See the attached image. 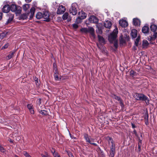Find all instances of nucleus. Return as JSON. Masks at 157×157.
<instances>
[{"label":"nucleus","mask_w":157,"mask_h":157,"mask_svg":"<svg viewBox=\"0 0 157 157\" xmlns=\"http://www.w3.org/2000/svg\"><path fill=\"white\" fill-rule=\"evenodd\" d=\"M115 151V145L113 144L112 145V147L110 149V156L111 157H114Z\"/></svg>","instance_id":"f3484780"},{"label":"nucleus","mask_w":157,"mask_h":157,"mask_svg":"<svg viewBox=\"0 0 157 157\" xmlns=\"http://www.w3.org/2000/svg\"><path fill=\"white\" fill-rule=\"evenodd\" d=\"M2 13H0V20L2 19Z\"/></svg>","instance_id":"09e8293b"},{"label":"nucleus","mask_w":157,"mask_h":157,"mask_svg":"<svg viewBox=\"0 0 157 157\" xmlns=\"http://www.w3.org/2000/svg\"><path fill=\"white\" fill-rule=\"evenodd\" d=\"M120 44H123L125 43V41L123 39H121L120 40Z\"/></svg>","instance_id":"a19ab883"},{"label":"nucleus","mask_w":157,"mask_h":157,"mask_svg":"<svg viewBox=\"0 0 157 157\" xmlns=\"http://www.w3.org/2000/svg\"><path fill=\"white\" fill-rule=\"evenodd\" d=\"M98 39L100 43H101V44L105 43V40L102 36H101L98 35Z\"/></svg>","instance_id":"bb28decb"},{"label":"nucleus","mask_w":157,"mask_h":157,"mask_svg":"<svg viewBox=\"0 0 157 157\" xmlns=\"http://www.w3.org/2000/svg\"><path fill=\"white\" fill-rule=\"evenodd\" d=\"M80 31L82 33H89L90 34L91 37H92L93 38H95L94 30L92 27H90L88 28H82L80 29Z\"/></svg>","instance_id":"f03ea898"},{"label":"nucleus","mask_w":157,"mask_h":157,"mask_svg":"<svg viewBox=\"0 0 157 157\" xmlns=\"http://www.w3.org/2000/svg\"><path fill=\"white\" fill-rule=\"evenodd\" d=\"M41 155L42 157H48L46 155H44L43 154H42Z\"/></svg>","instance_id":"5fc2aeb1"},{"label":"nucleus","mask_w":157,"mask_h":157,"mask_svg":"<svg viewBox=\"0 0 157 157\" xmlns=\"http://www.w3.org/2000/svg\"><path fill=\"white\" fill-rule=\"evenodd\" d=\"M59 157H60V156H59Z\"/></svg>","instance_id":"052dcab7"},{"label":"nucleus","mask_w":157,"mask_h":157,"mask_svg":"<svg viewBox=\"0 0 157 157\" xmlns=\"http://www.w3.org/2000/svg\"><path fill=\"white\" fill-rule=\"evenodd\" d=\"M133 22V25L135 26H138L140 25V21L137 18H134Z\"/></svg>","instance_id":"aec40b11"},{"label":"nucleus","mask_w":157,"mask_h":157,"mask_svg":"<svg viewBox=\"0 0 157 157\" xmlns=\"http://www.w3.org/2000/svg\"><path fill=\"white\" fill-rule=\"evenodd\" d=\"M29 14V13H28L27 14H23L21 15V17L22 19H25L28 18V15Z\"/></svg>","instance_id":"7c9ffc66"},{"label":"nucleus","mask_w":157,"mask_h":157,"mask_svg":"<svg viewBox=\"0 0 157 157\" xmlns=\"http://www.w3.org/2000/svg\"><path fill=\"white\" fill-rule=\"evenodd\" d=\"M51 152L55 157H59V156H60L57 152L55 151L54 150L51 151Z\"/></svg>","instance_id":"c756f323"},{"label":"nucleus","mask_w":157,"mask_h":157,"mask_svg":"<svg viewBox=\"0 0 157 157\" xmlns=\"http://www.w3.org/2000/svg\"><path fill=\"white\" fill-rule=\"evenodd\" d=\"M15 157H19L17 155H15Z\"/></svg>","instance_id":"13d9d810"},{"label":"nucleus","mask_w":157,"mask_h":157,"mask_svg":"<svg viewBox=\"0 0 157 157\" xmlns=\"http://www.w3.org/2000/svg\"><path fill=\"white\" fill-rule=\"evenodd\" d=\"M71 157H73V156L72 154H71Z\"/></svg>","instance_id":"4d7b16f0"},{"label":"nucleus","mask_w":157,"mask_h":157,"mask_svg":"<svg viewBox=\"0 0 157 157\" xmlns=\"http://www.w3.org/2000/svg\"><path fill=\"white\" fill-rule=\"evenodd\" d=\"M148 116L147 115V116L145 117V124L146 125H147L148 124Z\"/></svg>","instance_id":"f704fd0d"},{"label":"nucleus","mask_w":157,"mask_h":157,"mask_svg":"<svg viewBox=\"0 0 157 157\" xmlns=\"http://www.w3.org/2000/svg\"><path fill=\"white\" fill-rule=\"evenodd\" d=\"M82 20V19H79V20H78V21H77V19H76V21L77 23L78 24L81 22Z\"/></svg>","instance_id":"de8ad7c7"},{"label":"nucleus","mask_w":157,"mask_h":157,"mask_svg":"<svg viewBox=\"0 0 157 157\" xmlns=\"http://www.w3.org/2000/svg\"><path fill=\"white\" fill-rule=\"evenodd\" d=\"M89 21L91 23L97 24L98 21V19L95 16H91L89 17Z\"/></svg>","instance_id":"0eeeda50"},{"label":"nucleus","mask_w":157,"mask_h":157,"mask_svg":"<svg viewBox=\"0 0 157 157\" xmlns=\"http://www.w3.org/2000/svg\"><path fill=\"white\" fill-rule=\"evenodd\" d=\"M118 33V29L116 28L115 29H114L113 33L110 34L108 36V40L110 43H113V41L116 40V38Z\"/></svg>","instance_id":"7ed1b4c3"},{"label":"nucleus","mask_w":157,"mask_h":157,"mask_svg":"<svg viewBox=\"0 0 157 157\" xmlns=\"http://www.w3.org/2000/svg\"><path fill=\"white\" fill-rule=\"evenodd\" d=\"M9 18L7 22V24L10 23L12 21L14 17V15L13 14H9Z\"/></svg>","instance_id":"b1692460"},{"label":"nucleus","mask_w":157,"mask_h":157,"mask_svg":"<svg viewBox=\"0 0 157 157\" xmlns=\"http://www.w3.org/2000/svg\"><path fill=\"white\" fill-rule=\"evenodd\" d=\"M157 34H155L153 35H151L148 37V39L150 41L155 40L157 37Z\"/></svg>","instance_id":"4be33fe9"},{"label":"nucleus","mask_w":157,"mask_h":157,"mask_svg":"<svg viewBox=\"0 0 157 157\" xmlns=\"http://www.w3.org/2000/svg\"><path fill=\"white\" fill-rule=\"evenodd\" d=\"M112 24L111 21H106L104 22V26L107 28L110 29L111 27Z\"/></svg>","instance_id":"dca6fc26"},{"label":"nucleus","mask_w":157,"mask_h":157,"mask_svg":"<svg viewBox=\"0 0 157 157\" xmlns=\"http://www.w3.org/2000/svg\"><path fill=\"white\" fill-rule=\"evenodd\" d=\"M65 10L66 9L65 7L62 5H61L59 7L57 11V13L58 14H63Z\"/></svg>","instance_id":"423d86ee"},{"label":"nucleus","mask_w":157,"mask_h":157,"mask_svg":"<svg viewBox=\"0 0 157 157\" xmlns=\"http://www.w3.org/2000/svg\"><path fill=\"white\" fill-rule=\"evenodd\" d=\"M23 154L25 157H32L27 151H24Z\"/></svg>","instance_id":"c9c22d12"},{"label":"nucleus","mask_w":157,"mask_h":157,"mask_svg":"<svg viewBox=\"0 0 157 157\" xmlns=\"http://www.w3.org/2000/svg\"><path fill=\"white\" fill-rule=\"evenodd\" d=\"M111 97L113 99H115L116 100H117L119 101H120V102L121 105H123V102H122V100L121 98L118 96H116L114 94H112L111 95Z\"/></svg>","instance_id":"a211bd4d"},{"label":"nucleus","mask_w":157,"mask_h":157,"mask_svg":"<svg viewBox=\"0 0 157 157\" xmlns=\"http://www.w3.org/2000/svg\"><path fill=\"white\" fill-rule=\"evenodd\" d=\"M53 67H54V70H55L54 74L58 75V71L57 70V68L55 67L54 64L53 65Z\"/></svg>","instance_id":"79ce46f5"},{"label":"nucleus","mask_w":157,"mask_h":157,"mask_svg":"<svg viewBox=\"0 0 157 157\" xmlns=\"http://www.w3.org/2000/svg\"><path fill=\"white\" fill-rule=\"evenodd\" d=\"M39 113L40 114L44 115H46L47 113L46 111L45 110H41L39 111Z\"/></svg>","instance_id":"4c0bfd02"},{"label":"nucleus","mask_w":157,"mask_h":157,"mask_svg":"<svg viewBox=\"0 0 157 157\" xmlns=\"http://www.w3.org/2000/svg\"><path fill=\"white\" fill-rule=\"evenodd\" d=\"M132 126L133 128H134L136 127L135 125L132 123Z\"/></svg>","instance_id":"603ef678"},{"label":"nucleus","mask_w":157,"mask_h":157,"mask_svg":"<svg viewBox=\"0 0 157 157\" xmlns=\"http://www.w3.org/2000/svg\"><path fill=\"white\" fill-rule=\"evenodd\" d=\"M120 25L123 27H125L128 25V23L125 20H121L119 22Z\"/></svg>","instance_id":"f8f14e48"},{"label":"nucleus","mask_w":157,"mask_h":157,"mask_svg":"<svg viewBox=\"0 0 157 157\" xmlns=\"http://www.w3.org/2000/svg\"><path fill=\"white\" fill-rule=\"evenodd\" d=\"M29 8V4H25L23 6V8L25 11H26Z\"/></svg>","instance_id":"c85d7f7f"},{"label":"nucleus","mask_w":157,"mask_h":157,"mask_svg":"<svg viewBox=\"0 0 157 157\" xmlns=\"http://www.w3.org/2000/svg\"><path fill=\"white\" fill-rule=\"evenodd\" d=\"M148 41L146 40H144L143 41L142 45L144 48H146L148 45Z\"/></svg>","instance_id":"cd10ccee"},{"label":"nucleus","mask_w":157,"mask_h":157,"mask_svg":"<svg viewBox=\"0 0 157 157\" xmlns=\"http://www.w3.org/2000/svg\"><path fill=\"white\" fill-rule=\"evenodd\" d=\"M31 1H32V0H25V1L27 3H29V2H30Z\"/></svg>","instance_id":"864d4df0"},{"label":"nucleus","mask_w":157,"mask_h":157,"mask_svg":"<svg viewBox=\"0 0 157 157\" xmlns=\"http://www.w3.org/2000/svg\"><path fill=\"white\" fill-rule=\"evenodd\" d=\"M90 144H92V145H93L95 146H97V144H96V143H90Z\"/></svg>","instance_id":"3c124183"},{"label":"nucleus","mask_w":157,"mask_h":157,"mask_svg":"<svg viewBox=\"0 0 157 157\" xmlns=\"http://www.w3.org/2000/svg\"><path fill=\"white\" fill-rule=\"evenodd\" d=\"M140 136H141V137H142V135H141H141H140Z\"/></svg>","instance_id":"bf43d9fd"},{"label":"nucleus","mask_w":157,"mask_h":157,"mask_svg":"<svg viewBox=\"0 0 157 157\" xmlns=\"http://www.w3.org/2000/svg\"><path fill=\"white\" fill-rule=\"evenodd\" d=\"M43 18L45 19L44 21L47 22H49L50 21V19L49 18V13L47 11H45L43 12Z\"/></svg>","instance_id":"6e6552de"},{"label":"nucleus","mask_w":157,"mask_h":157,"mask_svg":"<svg viewBox=\"0 0 157 157\" xmlns=\"http://www.w3.org/2000/svg\"><path fill=\"white\" fill-rule=\"evenodd\" d=\"M33 6H35V7L37 5V3H36V2H33Z\"/></svg>","instance_id":"8fccbe9b"},{"label":"nucleus","mask_w":157,"mask_h":157,"mask_svg":"<svg viewBox=\"0 0 157 157\" xmlns=\"http://www.w3.org/2000/svg\"><path fill=\"white\" fill-rule=\"evenodd\" d=\"M107 139L109 144H110V143H111L112 144V145L114 144L113 143V140L112 138L110 137H107Z\"/></svg>","instance_id":"2f4dec72"},{"label":"nucleus","mask_w":157,"mask_h":157,"mask_svg":"<svg viewBox=\"0 0 157 157\" xmlns=\"http://www.w3.org/2000/svg\"><path fill=\"white\" fill-rule=\"evenodd\" d=\"M10 10L13 12L15 13L17 15L20 14L21 12V7L14 4H12L10 7Z\"/></svg>","instance_id":"20e7f679"},{"label":"nucleus","mask_w":157,"mask_h":157,"mask_svg":"<svg viewBox=\"0 0 157 157\" xmlns=\"http://www.w3.org/2000/svg\"><path fill=\"white\" fill-rule=\"evenodd\" d=\"M77 5L76 3H73L70 9L69 10L70 12L73 15H76L77 13Z\"/></svg>","instance_id":"39448f33"},{"label":"nucleus","mask_w":157,"mask_h":157,"mask_svg":"<svg viewBox=\"0 0 157 157\" xmlns=\"http://www.w3.org/2000/svg\"><path fill=\"white\" fill-rule=\"evenodd\" d=\"M133 132L136 135H137V132L136 130H134L133 131Z\"/></svg>","instance_id":"6e6d98bb"},{"label":"nucleus","mask_w":157,"mask_h":157,"mask_svg":"<svg viewBox=\"0 0 157 157\" xmlns=\"http://www.w3.org/2000/svg\"><path fill=\"white\" fill-rule=\"evenodd\" d=\"M113 42H114V46L115 48L116 49L117 48L118 46L117 41L116 40Z\"/></svg>","instance_id":"58836bf2"},{"label":"nucleus","mask_w":157,"mask_h":157,"mask_svg":"<svg viewBox=\"0 0 157 157\" xmlns=\"http://www.w3.org/2000/svg\"><path fill=\"white\" fill-rule=\"evenodd\" d=\"M84 137L86 142H88L90 144V143H92L94 141V139L91 138L90 136H89L86 134H85L84 135Z\"/></svg>","instance_id":"9d476101"},{"label":"nucleus","mask_w":157,"mask_h":157,"mask_svg":"<svg viewBox=\"0 0 157 157\" xmlns=\"http://www.w3.org/2000/svg\"><path fill=\"white\" fill-rule=\"evenodd\" d=\"M54 77L56 81H59L60 79L58 76V75L54 74Z\"/></svg>","instance_id":"e433bc0d"},{"label":"nucleus","mask_w":157,"mask_h":157,"mask_svg":"<svg viewBox=\"0 0 157 157\" xmlns=\"http://www.w3.org/2000/svg\"><path fill=\"white\" fill-rule=\"evenodd\" d=\"M10 10V6L7 4L5 5L2 9V11L5 13H8Z\"/></svg>","instance_id":"ddd939ff"},{"label":"nucleus","mask_w":157,"mask_h":157,"mask_svg":"<svg viewBox=\"0 0 157 157\" xmlns=\"http://www.w3.org/2000/svg\"><path fill=\"white\" fill-rule=\"evenodd\" d=\"M5 34L4 33H2L0 35V39H2L5 36Z\"/></svg>","instance_id":"49530a36"},{"label":"nucleus","mask_w":157,"mask_h":157,"mask_svg":"<svg viewBox=\"0 0 157 157\" xmlns=\"http://www.w3.org/2000/svg\"><path fill=\"white\" fill-rule=\"evenodd\" d=\"M62 18L63 20L67 19L68 21H70L71 20V17L69 16V14L67 12H65L63 15Z\"/></svg>","instance_id":"9b49d317"},{"label":"nucleus","mask_w":157,"mask_h":157,"mask_svg":"<svg viewBox=\"0 0 157 157\" xmlns=\"http://www.w3.org/2000/svg\"><path fill=\"white\" fill-rule=\"evenodd\" d=\"M15 53V51H11L10 52V54L6 57V59L7 60H9L11 59Z\"/></svg>","instance_id":"393cba45"},{"label":"nucleus","mask_w":157,"mask_h":157,"mask_svg":"<svg viewBox=\"0 0 157 157\" xmlns=\"http://www.w3.org/2000/svg\"><path fill=\"white\" fill-rule=\"evenodd\" d=\"M131 36L133 38H134L136 37L137 36V31L134 29H132L131 33Z\"/></svg>","instance_id":"6ab92c4d"},{"label":"nucleus","mask_w":157,"mask_h":157,"mask_svg":"<svg viewBox=\"0 0 157 157\" xmlns=\"http://www.w3.org/2000/svg\"><path fill=\"white\" fill-rule=\"evenodd\" d=\"M79 16L77 18V20L78 21L79 19H85L86 17V14L83 11H81L78 12Z\"/></svg>","instance_id":"1a4fd4ad"},{"label":"nucleus","mask_w":157,"mask_h":157,"mask_svg":"<svg viewBox=\"0 0 157 157\" xmlns=\"http://www.w3.org/2000/svg\"><path fill=\"white\" fill-rule=\"evenodd\" d=\"M151 30L155 34H157V26L155 24H151L150 25Z\"/></svg>","instance_id":"4468645a"},{"label":"nucleus","mask_w":157,"mask_h":157,"mask_svg":"<svg viewBox=\"0 0 157 157\" xmlns=\"http://www.w3.org/2000/svg\"><path fill=\"white\" fill-rule=\"evenodd\" d=\"M35 11V8L34 7H32L31 9L30 10V12H29V13H30V19L32 18L33 17Z\"/></svg>","instance_id":"412c9836"},{"label":"nucleus","mask_w":157,"mask_h":157,"mask_svg":"<svg viewBox=\"0 0 157 157\" xmlns=\"http://www.w3.org/2000/svg\"><path fill=\"white\" fill-rule=\"evenodd\" d=\"M74 29H76L78 27V25L76 24H74L72 25Z\"/></svg>","instance_id":"c03bdc74"},{"label":"nucleus","mask_w":157,"mask_h":157,"mask_svg":"<svg viewBox=\"0 0 157 157\" xmlns=\"http://www.w3.org/2000/svg\"><path fill=\"white\" fill-rule=\"evenodd\" d=\"M140 37L138 36L137 38L136 39L135 41V44L136 46H137L138 45V43L140 40Z\"/></svg>","instance_id":"72a5a7b5"},{"label":"nucleus","mask_w":157,"mask_h":157,"mask_svg":"<svg viewBox=\"0 0 157 157\" xmlns=\"http://www.w3.org/2000/svg\"><path fill=\"white\" fill-rule=\"evenodd\" d=\"M130 75L132 76L135 75V73L132 70L130 71Z\"/></svg>","instance_id":"37998d69"},{"label":"nucleus","mask_w":157,"mask_h":157,"mask_svg":"<svg viewBox=\"0 0 157 157\" xmlns=\"http://www.w3.org/2000/svg\"><path fill=\"white\" fill-rule=\"evenodd\" d=\"M5 149L4 148L0 145V151L2 152H4L5 151Z\"/></svg>","instance_id":"ea45409f"},{"label":"nucleus","mask_w":157,"mask_h":157,"mask_svg":"<svg viewBox=\"0 0 157 157\" xmlns=\"http://www.w3.org/2000/svg\"><path fill=\"white\" fill-rule=\"evenodd\" d=\"M27 107L29 109L31 114H33L34 113V111L33 109V105H32L30 104H28Z\"/></svg>","instance_id":"5701e85b"},{"label":"nucleus","mask_w":157,"mask_h":157,"mask_svg":"<svg viewBox=\"0 0 157 157\" xmlns=\"http://www.w3.org/2000/svg\"><path fill=\"white\" fill-rule=\"evenodd\" d=\"M149 31V28L148 26L145 25L142 29V33L145 34H147L148 33Z\"/></svg>","instance_id":"2eb2a0df"},{"label":"nucleus","mask_w":157,"mask_h":157,"mask_svg":"<svg viewBox=\"0 0 157 157\" xmlns=\"http://www.w3.org/2000/svg\"><path fill=\"white\" fill-rule=\"evenodd\" d=\"M9 46V44L7 43L2 48V49H5L6 48Z\"/></svg>","instance_id":"a18cd8bd"},{"label":"nucleus","mask_w":157,"mask_h":157,"mask_svg":"<svg viewBox=\"0 0 157 157\" xmlns=\"http://www.w3.org/2000/svg\"><path fill=\"white\" fill-rule=\"evenodd\" d=\"M100 24H98L96 25V26L97 28H98V30H96V31L97 33H100V32H101V27H100Z\"/></svg>","instance_id":"473e14b6"},{"label":"nucleus","mask_w":157,"mask_h":157,"mask_svg":"<svg viewBox=\"0 0 157 157\" xmlns=\"http://www.w3.org/2000/svg\"><path fill=\"white\" fill-rule=\"evenodd\" d=\"M133 97L136 100L144 101L147 105L149 104V98L142 94L135 93L133 96Z\"/></svg>","instance_id":"f257e3e1"},{"label":"nucleus","mask_w":157,"mask_h":157,"mask_svg":"<svg viewBox=\"0 0 157 157\" xmlns=\"http://www.w3.org/2000/svg\"><path fill=\"white\" fill-rule=\"evenodd\" d=\"M43 13L40 12H38L36 15V17L38 19L43 18Z\"/></svg>","instance_id":"a878e982"}]
</instances>
